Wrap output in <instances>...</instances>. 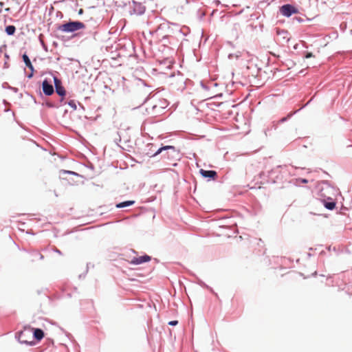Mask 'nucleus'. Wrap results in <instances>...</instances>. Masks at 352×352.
I'll return each mask as SVG.
<instances>
[{
  "label": "nucleus",
  "instance_id": "obj_19",
  "mask_svg": "<svg viewBox=\"0 0 352 352\" xmlns=\"http://www.w3.org/2000/svg\"><path fill=\"white\" fill-rule=\"evenodd\" d=\"M173 77H175L176 78V80L177 82H179L182 84L184 85L185 83V79H184V77L183 76V75L182 74H180L179 72H178L177 75L175 76V75H172Z\"/></svg>",
  "mask_w": 352,
  "mask_h": 352
},
{
  "label": "nucleus",
  "instance_id": "obj_8",
  "mask_svg": "<svg viewBox=\"0 0 352 352\" xmlns=\"http://www.w3.org/2000/svg\"><path fill=\"white\" fill-rule=\"evenodd\" d=\"M42 90L43 94L47 96L52 95L54 92L53 85L47 78L44 79L42 82Z\"/></svg>",
  "mask_w": 352,
  "mask_h": 352
},
{
  "label": "nucleus",
  "instance_id": "obj_41",
  "mask_svg": "<svg viewBox=\"0 0 352 352\" xmlns=\"http://www.w3.org/2000/svg\"><path fill=\"white\" fill-rule=\"evenodd\" d=\"M310 102H311V100H309V101L306 103V105H308Z\"/></svg>",
  "mask_w": 352,
  "mask_h": 352
},
{
  "label": "nucleus",
  "instance_id": "obj_18",
  "mask_svg": "<svg viewBox=\"0 0 352 352\" xmlns=\"http://www.w3.org/2000/svg\"><path fill=\"white\" fill-rule=\"evenodd\" d=\"M170 38L169 36L165 35L162 38L160 41L163 45L166 46L168 44H170Z\"/></svg>",
  "mask_w": 352,
  "mask_h": 352
},
{
  "label": "nucleus",
  "instance_id": "obj_40",
  "mask_svg": "<svg viewBox=\"0 0 352 352\" xmlns=\"http://www.w3.org/2000/svg\"><path fill=\"white\" fill-rule=\"evenodd\" d=\"M310 102H311V100H309V101L306 103V105H308Z\"/></svg>",
  "mask_w": 352,
  "mask_h": 352
},
{
  "label": "nucleus",
  "instance_id": "obj_23",
  "mask_svg": "<svg viewBox=\"0 0 352 352\" xmlns=\"http://www.w3.org/2000/svg\"><path fill=\"white\" fill-rule=\"evenodd\" d=\"M293 20L294 21H296L298 23H302V22H304L305 21H309L311 19H309V18L305 19V18L301 17V16H295V17L293 18Z\"/></svg>",
  "mask_w": 352,
  "mask_h": 352
},
{
  "label": "nucleus",
  "instance_id": "obj_32",
  "mask_svg": "<svg viewBox=\"0 0 352 352\" xmlns=\"http://www.w3.org/2000/svg\"><path fill=\"white\" fill-rule=\"evenodd\" d=\"M300 182H301L302 183H303V184H307V183H308V180H307V179H300Z\"/></svg>",
  "mask_w": 352,
  "mask_h": 352
},
{
  "label": "nucleus",
  "instance_id": "obj_25",
  "mask_svg": "<svg viewBox=\"0 0 352 352\" xmlns=\"http://www.w3.org/2000/svg\"><path fill=\"white\" fill-rule=\"evenodd\" d=\"M32 254H33V256H34V257H38L40 260L43 259V254H41L40 252H37V251H34V252H32Z\"/></svg>",
  "mask_w": 352,
  "mask_h": 352
},
{
  "label": "nucleus",
  "instance_id": "obj_26",
  "mask_svg": "<svg viewBox=\"0 0 352 352\" xmlns=\"http://www.w3.org/2000/svg\"><path fill=\"white\" fill-rule=\"evenodd\" d=\"M64 173L69 174V175H73L76 176H79V175L74 171L72 170H63Z\"/></svg>",
  "mask_w": 352,
  "mask_h": 352
},
{
  "label": "nucleus",
  "instance_id": "obj_31",
  "mask_svg": "<svg viewBox=\"0 0 352 352\" xmlns=\"http://www.w3.org/2000/svg\"><path fill=\"white\" fill-rule=\"evenodd\" d=\"M9 89H10L11 90H12L13 91H14L15 93H16L18 91V88H16V87H8Z\"/></svg>",
  "mask_w": 352,
  "mask_h": 352
},
{
  "label": "nucleus",
  "instance_id": "obj_42",
  "mask_svg": "<svg viewBox=\"0 0 352 352\" xmlns=\"http://www.w3.org/2000/svg\"><path fill=\"white\" fill-rule=\"evenodd\" d=\"M310 102H311V100H309V101L306 103V105H308Z\"/></svg>",
  "mask_w": 352,
  "mask_h": 352
},
{
  "label": "nucleus",
  "instance_id": "obj_48",
  "mask_svg": "<svg viewBox=\"0 0 352 352\" xmlns=\"http://www.w3.org/2000/svg\"><path fill=\"white\" fill-rule=\"evenodd\" d=\"M349 146V147H352V145H349V146Z\"/></svg>",
  "mask_w": 352,
  "mask_h": 352
},
{
  "label": "nucleus",
  "instance_id": "obj_12",
  "mask_svg": "<svg viewBox=\"0 0 352 352\" xmlns=\"http://www.w3.org/2000/svg\"><path fill=\"white\" fill-rule=\"evenodd\" d=\"M276 33L280 37L283 42L287 43L290 40L289 34L287 30L277 29Z\"/></svg>",
  "mask_w": 352,
  "mask_h": 352
},
{
  "label": "nucleus",
  "instance_id": "obj_4",
  "mask_svg": "<svg viewBox=\"0 0 352 352\" xmlns=\"http://www.w3.org/2000/svg\"><path fill=\"white\" fill-rule=\"evenodd\" d=\"M166 100H159L156 103L153 104L151 107H147L146 110L148 111L149 113L157 115L162 113L163 110L166 108Z\"/></svg>",
  "mask_w": 352,
  "mask_h": 352
},
{
  "label": "nucleus",
  "instance_id": "obj_6",
  "mask_svg": "<svg viewBox=\"0 0 352 352\" xmlns=\"http://www.w3.org/2000/svg\"><path fill=\"white\" fill-rule=\"evenodd\" d=\"M280 13L286 17H289L292 14L298 13V10L292 4H284L280 7Z\"/></svg>",
  "mask_w": 352,
  "mask_h": 352
},
{
  "label": "nucleus",
  "instance_id": "obj_3",
  "mask_svg": "<svg viewBox=\"0 0 352 352\" xmlns=\"http://www.w3.org/2000/svg\"><path fill=\"white\" fill-rule=\"evenodd\" d=\"M286 168V166H277L275 168H272L271 170L267 173H261V177H267V182L268 183H275L276 180L282 179L283 177L281 175L280 169Z\"/></svg>",
  "mask_w": 352,
  "mask_h": 352
},
{
  "label": "nucleus",
  "instance_id": "obj_10",
  "mask_svg": "<svg viewBox=\"0 0 352 352\" xmlns=\"http://www.w3.org/2000/svg\"><path fill=\"white\" fill-rule=\"evenodd\" d=\"M151 260V257L148 255H143V256H139V257H133L130 263L132 264V265H140V264H142V263H146V262H148Z\"/></svg>",
  "mask_w": 352,
  "mask_h": 352
},
{
  "label": "nucleus",
  "instance_id": "obj_29",
  "mask_svg": "<svg viewBox=\"0 0 352 352\" xmlns=\"http://www.w3.org/2000/svg\"><path fill=\"white\" fill-rule=\"evenodd\" d=\"M313 56H314V55H313V54L311 52H307L305 56V57L306 58H311Z\"/></svg>",
  "mask_w": 352,
  "mask_h": 352
},
{
  "label": "nucleus",
  "instance_id": "obj_38",
  "mask_svg": "<svg viewBox=\"0 0 352 352\" xmlns=\"http://www.w3.org/2000/svg\"><path fill=\"white\" fill-rule=\"evenodd\" d=\"M5 57L7 58H9V56H8V55L7 54H5Z\"/></svg>",
  "mask_w": 352,
  "mask_h": 352
},
{
  "label": "nucleus",
  "instance_id": "obj_28",
  "mask_svg": "<svg viewBox=\"0 0 352 352\" xmlns=\"http://www.w3.org/2000/svg\"><path fill=\"white\" fill-rule=\"evenodd\" d=\"M168 324L170 326H176L178 324V321L177 320H171V321L168 322Z\"/></svg>",
  "mask_w": 352,
  "mask_h": 352
},
{
  "label": "nucleus",
  "instance_id": "obj_9",
  "mask_svg": "<svg viewBox=\"0 0 352 352\" xmlns=\"http://www.w3.org/2000/svg\"><path fill=\"white\" fill-rule=\"evenodd\" d=\"M199 173L203 177L207 178L208 181L215 179L217 176V173L213 170L200 169Z\"/></svg>",
  "mask_w": 352,
  "mask_h": 352
},
{
  "label": "nucleus",
  "instance_id": "obj_21",
  "mask_svg": "<svg viewBox=\"0 0 352 352\" xmlns=\"http://www.w3.org/2000/svg\"><path fill=\"white\" fill-rule=\"evenodd\" d=\"M199 285H201L203 287H206L208 289H209L212 294H214L216 296H217V294L214 292L212 287H209L208 285H206L204 282L202 280L199 281Z\"/></svg>",
  "mask_w": 352,
  "mask_h": 352
},
{
  "label": "nucleus",
  "instance_id": "obj_27",
  "mask_svg": "<svg viewBox=\"0 0 352 352\" xmlns=\"http://www.w3.org/2000/svg\"><path fill=\"white\" fill-rule=\"evenodd\" d=\"M45 104L49 108H54L56 107L54 103L51 102H46Z\"/></svg>",
  "mask_w": 352,
  "mask_h": 352
},
{
  "label": "nucleus",
  "instance_id": "obj_16",
  "mask_svg": "<svg viewBox=\"0 0 352 352\" xmlns=\"http://www.w3.org/2000/svg\"><path fill=\"white\" fill-rule=\"evenodd\" d=\"M134 203H135V201H131V200L124 201H122V202L117 204H116V208H125V207L131 206Z\"/></svg>",
  "mask_w": 352,
  "mask_h": 352
},
{
  "label": "nucleus",
  "instance_id": "obj_7",
  "mask_svg": "<svg viewBox=\"0 0 352 352\" xmlns=\"http://www.w3.org/2000/svg\"><path fill=\"white\" fill-rule=\"evenodd\" d=\"M324 189L321 190V196L323 197V199L321 200L324 208L329 210H332L336 208V202L330 197H326L324 193L323 192Z\"/></svg>",
  "mask_w": 352,
  "mask_h": 352
},
{
  "label": "nucleus",
  "instance_id": "obj_37",
  "mask_svg": "<svg viewBox=\"0 0 352 352\" xmlns=\"http://www.w3.org/2000/svg\"><path fill=\"white\" fill-rule=\"evenodd\" d=\"M328 188H329L331 190H333V191H334V190H335V189H334L333 188H332V187H331V186H329V187H328Z\"/></svg>",
  "mask_w": 352,
  "mask_h": 352
},
{
  "label": "nucleus",
  "instance_id": "obj_35",
  "mask_svg": "<svg viewBox=\"0 0 352 352\" xmlns=\"http://www.w3.org/2000/svg\"><path fill=\"white\" fill-rule=\"evenodd\" d=\"M83 13V10L82 9H80L78 10V14H82Z\"/></svg>",
  "mask_w": 352,
  "mask_h": 352
},
{
  "label": "nucleus",
  "instance_id": "obj_44",
  "mask_svg": "<svg viewBox=\"0 0 352 352\" xmlns=\"http://www.w3.org/2000/svg\"><path fill=\"white\" fill-rule=\"evenodd\" d=\"M3 2H0V6H3Z\"/></svg>",
  "mask_w": 352,
  "mask_h": 352
},
{
  "label": "nucleus",
  "instance_id": "obj_2",
  "mask_svg": "<svg viewBox=\"0 0 352 352\" xmlns=\"http://www.w3.org/2000/svg\"><path fill=\"white\" fill-rule=\"evenodd\" d=\"M85 25L80 21H72L60 25L57 30L64 33H73L81 29H84Z\"/></svg>",
  "mask_w": 352,
  "mask_h": 352
},
{
  "label": "nucleus",
  "instance_id": "obj_46",
  "mask_svg": "<svg viewBox=\"0 0 352 352\" xmlns=\"http://www.w3.org/2000/svg\"><path fill=\"white\" fill-rule=\"evenodd\" d=\"M154 146H154L153 144H151V148H152L153 147H154Z\"/></svg>",
  "mask_w": 352,
  "mask_h": 352
},
{
  "label": "nucleus",
  "instance_id": "obj_14",
  "mask_svg": "<svg viewBox=\"0 0 352 352\" xmlns=\"http://www.w3.org/2000/svg\"><path fill=\"white\" fill-rule=\"evenodd\" d=\"M22 58L25 66L28 67L30 71H34V66L32 65L29 56L25 53L23 54Z\"/></svg>",
  "mask_w": 352,
  "mask_h": 352
},
{
  "label": "nucleus",
  "instance_id": "obj_43",
  "mask_svg": "<svg viewBox=\"0 0 352 352\" xmlns=\"http://www.w3.org/2000/svg\"><path fill=\"white\" fill-rule=\"evenodd\" d=\"M310 102H311V100H309V101L306 103V105H308Z\"/></svg>",
  "mask_w": 352,
  "mask_h": 352
},
{
  "label": "nucleus",
  "instance_id": "obj_22",
  "mask_svg": "<svg viewBox=\"0 0 352 352\" xmlns=\"http://www.w3.org/2000/svg\"><path fill=\"white\" fill-rule=\"evenodd\" d=\"M53 80H54V87L55 88H56L58 87L63 86L62 85V82H61L60 79H59L57 76H53Z\"/></svg>",
  "mask_w": 352,
  "mask_h": 352
},
{
  "label": "nucleus",
  "instance_id": "obj_33",
  "mask_svg": "<svg viewBox=\"0 0 352 352\" xmlns=\"http://www.w3.org/2000/svg\"><path fill=\"white\" fill-rule=\"evenodd\" d=\"M201 87H202L204 89H206V90H208V87H207V86H206V85H205L202 82H201Z\"/></svg>",
  "mask_w": 352,
  "mask_h": 352
},
{
  "label": "nucleus",
  "instance_id": "obj_5",
  "mask_svg": "<svg viewBox=\"0 0 352 352\" xmlns=\"http://www.w3.org/2000/svg\"><path fill=\"white\" fill-rule=\"evenodd\" d=\"M146 11V7L140 2L135 0L132 1V6L130 8V14H135L138 16L142 15Z\"/></svg>",
  "mask_w": 352,
  "mask_h": 352
},
{
  "label": "nucleus",
  "instance_id": "obj_36",
  "mask_svg": "<svg viewBox=\"0 0 352 352\" xmlns=\"http://www.w3.org/2000/svg\"><path fill=\"white\" fill-rule=\"evenodd\" d=\"M85 276V274H80L79 275V278H84Z\"/></svg>",
  "mask_w": 352,
  "mask_h": 352
},
{
  "label": "nucleus",
  "instance_id": "obj_24",
  "mask_svg": "<svg viewBox=\"0 0 352 352\" xmlns=\"http://www.w3.org/2000/svg\"><path fill=\"white\" fill-rule=\"evenodd\" d=\"M68 105L69 107H71L74 110H76V108H77V106H76V102L73 100H69L68 102H67Z\"/></svg>",
  "mask_w": 352,
  "mask_h": 352
},
{
  "label": "nucleus",
  "instance_id": "obj_45",
  "mask_svg": "<svg viewBox=\"0 0 352 352\" xmlns=\"http://www.w3.org/2000/svg\"><path fill=\"white\" fill-rule=\"evenodd\" d=\"M317 274V272H315L314 273H313V276H316Z\"/></svg>",
  "mask_w": 352,
  "mask_h": 352
},
{
  "label": "nucleus",
  "instance_id": "obj_20",
  "mask_svg": "<svg viewBox=\"0 0 352 352\" xmlns=\"http://www.w3.org/2000/svg\"><path fill=\"white\" fill-rule=\"evenodd\" d=\"M300 109L294 111V112H291L289 113L286 117H283L280 120H279V122L280 123H283L285 122H286L288 119H289L293 115H294L296 113H297L298 111H300Z\"/></svg>",
  "mask_w": 352,
  "mask_h": 352
},
{
  "label": "nucleus",
  "instance_id": "obj_11",
  "mask_svg": "<svg viewBox=\"0 0 352 352\" xmlns=\"http://www.w3.org/2000/svg\"><path fill=\"white\" fill-rule=\"evenodd\" d=\"M24 336H25V332L21 331L19 333H18L17 335H16V338L21 344H25L28 346H32L34 344V341H28L26 340H23Z\"/></svg>",
  "mask_w": 352,
  "mask_h": 352
},
{
  "label": "nucleus",
  "instance_id": "obj_17",
  "mask_svg": "<svg viewBox=\"0 0 352 352\" xmlns=\"http://www.w3.org/2000/svg\"><path fill=\"white\" fill-rule=\"evenodd\" d=\"M5 31L9 36H12L15 33L16 28L12 25H10L6 27Z\"/></svg>",
  "mask_w": 352,
  "mask_h": 352
},
{
  "label": "nucleus",
  "instance_id": "obj_47",
  "mask_svg": "<svg viewBox=\"0 0 352 352\" xmlns=\"http://www.w3.org/2000/svg\"><path fill=\"white\" fill-rule=\"evenodd\" d=\"M115 142L118 144V142H118V140L116 139V140H115Z\"/></svg>",
  "mask_w": 352,
  "mask_h": 352
},
{
  "label": "nucleus",
  "instance_id": "obj_1",
  "mask_svg": "<svg viewBox=\"0 0 352 352\" xmlns=\"http://www.w3.org/2000/svg\"><path fill=\"white\" fill-rule=\"evenodd\" d=\"M150 150L151 152H148L147 155L151 157H155L160 154H162V157L164 159H170L179 156V151L173 146H162L156 150H151V148Z\"/></svg>",
  "mask_w": 352,
  "mask_h": 352
},
{
  "label": "nucleus",
  "instance_id": "obj_39",
  "mask_svg": "<svg viewBox=\"0 0 352 352\" xmlns=\"http://www.w3.org/2000/svg\"><path fill=\"white\" fill-rule=\"evenodd\" d=\"M310 102H311V100H309V101L306 103V105H308Z\"/></svg>",
  "mask_w": 352,
  "mask_h": 352
},
{
  "label": "nucleus",
  "instance_id": "obj_15",
  "mask_svg": "<svg viewBox=\"0 0 352 352\" xmlns=\"http://www.w3.org/2000/svg\"><path fill=\"white\" fill-rule=\"evenodd\" d=\"M55 91L56 94L61 97L60 101L62 102L63 100V98L66 95V91L63 86L58 87L55 88Z\"/></svg>",
  "mask_w": 352,
  "mask_h": 352
},
{
  "label": "nucleus",
  "instance_id": "obj_13",
  "mask_svg": "<svg viewBox=\"0 0 352 352\" xmlns=\"http://www.w3.org/2000/svg\"><path fill=\"white\" fill-rule=\"evenodd\" d=\"M33 337L38 341L41 340L44 337L43 331L39 328L33 329Z\"/></svg>",
  "mask_w": 352,
  "mask_h": 352
},
{
  "label": "nucleus",
  "instance_id": "obj_34",
  "mask_svg": "<svg viewBox=\"0 0 352 352\" xmlns=\"http://www.w3.org/2000/svg\"><path fill=\"white\" fill-rule=\"evenodd\" d=\"M54 252H56V253H58V254H62V253H61V252H60L59 250H58V249H56V250H54Z\"/></svg>",
  "mask_w": 352,
  "mask_h": 352
},
{
  "label": "nucleus",
  "instance_id": "obj_30",
  "mask_svg": "<svg viewBox=\"0 0 352 352\" xmlns=\"http://www.w3.org/2000/svg\"><path fill=\"white\" fill-rule=\"evenodd\" d=\"M34 75V71H31V72L27 76L28 78H32Z\"/></svg>",
  "mask_w": 352,
  "mask_h": 352
}]
</instances>
